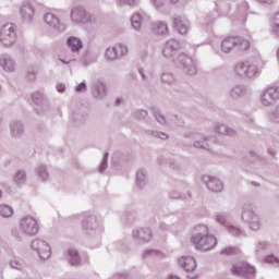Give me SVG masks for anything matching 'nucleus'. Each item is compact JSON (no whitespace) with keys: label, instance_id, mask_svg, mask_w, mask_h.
Wrapping results in <instances>:
<instances>
[{"label":"nucleus","instance_id":"nucleus-21","mask_svg":"<svg viewBox=\"0 0 279 279\" xmlns=\"http://www.w3.org/2000/svg\"><path fill=\"white\" fill-rule=\"evenodd\" d=\"M151 229H137L133 231V239H136L137 241H143L144 243H149L151 241Z\"/></svg>","mask_w":279,"mask_h":279},{"label":"nucleus","instance_id":"nucleus-56","mask_svg":"<svg viewBox=\"0 0 279 279\" xmlns=\"http://www.w3.org/2000/svg\"><path fill=\"white\" fill-rule=\"evenodd\" d=\"M135 117L145 118L147 117V111L138 110L137 112H135Z\"/></svg>","mask_w":279,"mask_h":279},{"label":"nucleus","instance_id":"nucleus-31","mask_svg":"<svg viewBox=\"0 0 279 279\" xmlns=\"http://www.w3.org/2000/svg\"><path fill=\"white\" fill-rule=\"evenodd\" d=\"M113 49L116 50V54L118 56V60H121V58H125L128 53H130V49L125 44H116L113 46Z\"/></svg>","mask_w":279,"mask_h":279},{"label":"nucleus","instance_id":"nucleus-51","mask_svg":"<svg viewBox=\"0 0 279 279\" xmlns=\"http://www.w3.org/2000/svg\"><path fill=\"white\" fill-rule=\"evenodd\" d=\"M118 5H136V0H116Z\"/></svg>","mask_w":279,"mask_h":279},{"label":"nucleus","instance_id":"nucleus-61","mask_svg":"<svg viewBox=\"0 0 279 279\" xmlns=\"http://www.w3.org/2000/svg\"><path fill=\"white\" fill-rule=\"evenodd\" d=\"M73 60H75V59H70V60L60 59V62H62L63 64H71V62H73Z\"/></svg>","mask_w":279,"mask_h":279},{"label":"nucleus","instance_id":"nucleus-3","mask_svg":"<svg viewBox=\"0 0 279 279\" xmlns=\"http://www.w3.org/2000/svg\"><path fill=\"white\" fill-rule=\"evenodd\" d=\"M70 21L74 25H90L97 22V16L88 12L84 7H75L71 10Z\"/></svg>","mask_w":279,"mask_h":279},{"label":"nucleus","instance_id":"nucleus-40","mask_svg":"<svg viewBox=\"0 0 279 279\" xmlns=\"http://www.w3.org/2000/svg\"><path fill=\"white\" fill-rule=\"evenodd\" d=\"M236 46L235 47H239V49H241L242 51H247V49H250V40L247 39H243L241 37H236Z\"/></svg>","mask_w":279,"mask_h":279},{"label":"nucleus","instance_id":"nucleus-14","mask_svg":"<svg viewBox=\"0 0 279 279\" xmlns=\"http://www.w3.org/2000/svg\"><path fill=\"white\" fill-rule=\"evenodd\" d=\"M44 21L48 27H52V29H58V32H64L66 29V25L60 21L53 13H46L44 15Z\"/></svg>","mask_w":279,"mask_h":279},{"label":"nucleus","instance_id":"nucleus-10","mask_svg":"<svg viewBox=\"0 0 279 279\" xmlns=\"http://www.w3.org/2000/svg\"><path fill=\"white\" fill-rule=\"evenodd\" d=\"M278 99H279V89L276 86H268L260 94V104L266 108H269V106H274V104H276Z\"/></svg>","mask_w":279,"mask_h":279},{"label":"nucleus","instance_id":"nucleus-20","mask_svg":"<svg viewBox=\"0 0 279 279\" xmlns=\"http://www.w3.org/2000/svg\"><path fill=\"white\" fill-rule=\"evenodd\" d=\"M214 132L220 136H235L236 131L223 123H216L214 125Z\"/></svg>","mask_w":279,"mask_h":279},{"label":"nucleus","instance_id":"nucleus-26","mask_svg":"<svg viewBox=\"0 0 279 279\" xmlns=\"http://www.w3.org/2000/svg\"><path fill=\"white\" fill-rule=\"evenodd\" d=\"M25 132L23 128V123L21 122H12L11 123V134L14 138H21Z\"/></svg>","mask_w":279,"mask_h":279},{"label":"nucleus","instance_id":"nucleus-29","mask_svg":"<svg viewBox=\"0 0 279 279\" xmlns=\"http://www.w3.org/2000/svg\"><path fill=\"white\" fill-rule=\"evenodd\" d=\"M93 94H94V97H96V99H104V97H106V95H108L106 85L104 83H97L94 88Z\"/></svg>","mask_w":279,"mask_h":279},{"label":"nucleus","instance_id":"nucleus-17","mask_svg":"<svg viewBox=\"0 0 279 279\" xmlns=\"http://www.w3.org/2000/svg\"><path fill=\"white\" fill-rule=\"evenodd\" d=\"M204 182L213 193H221L223 191V182L216 177H204Z\"/></svg>","mask_w":279,"mask_h":279},{"label":"nucleus","instance_id":"nucleus-47","mask_svg":"<svg viewBox=\"0 0 279 279\" xmlns=\"http://www.w3.org/2000/svg\"><path fill=\"white\" fill-rule=\"evenodd\" d=\"M271 29L276 36H279V12L275 14Z\"/></svg>","mask_w":279,"mask_h":279},{"label":"nucleus","instance_id":"nucleus-9","mask_svg":"<svg viewBox=\"0 0 279 279\" xmlns=\"http://www.w3.org/2000/svg\"><path fill=\"white\" fill-rule=\"evenodd\" d=\"M232 274L234 276H243V278L254 279L256 277V268L250 266V264L245 262H240L232 266Z\"/></svg>","mask_w":279,"mask_h":279},{"label":"nucleus","instance_id":"nucleus-24","mask_svg":"<svg viewBox=\"0 0 279 279\" xmlns=\"http://www.w3.org/2000/svg\"><path fill=\"white\" fill-rule=\"evenodd\" d=\"M160 82L166 86H173V84L178 83V78L175 77V74H173L172 72L165 71L160 74Z\"/></svg>","mask_w":279,"mask_h":279},{"label":"nucleus","instance_id":"nucleus-48","mask_svg":"<svg viewBox=\"0 0 279 279\" xmlns=\"http://www.w3.org/2000/svg\"><path fill=\"white\" fill-rule=\"evenodd\" d=\"M264 263H268L269 265H279V259L275 255H267L264 257Z\"/></svg>","mask_w":279,"mask_h":279},{"label":"nucleus","instance_id":"nucleus-57","mask_svg":"<svg viewBox=\"0 0 279 279\" xmlns=\"http://www.w3.org/2000/svg\"><path fill=\"white\" fill-rule=\"evenodd\" d=\"M258 3H263L264 5H271L274 4V0H257Z\"/></svg>","mask_w":279,"mask_h":279},{"label":"nucleus","instance_id":"nucleus-59","mask_svg":"<svg viewBox=\"0 0 279 279\" xmlns=\"http://www.w3.org/2000/svg\"><path fill=\"white\" fill-rule=\"evenodd\" d=\"M170 197H172V199H178V197H180V193H178V192H170Z\"/></svg>","mask_w":279,"mask_h":279},{"label":"nucleus","instance_id":"nucleus-58","mask_svg":"<svg viewBox=\"0 0 279 279\" xmlns=\"http://www.w3.org/2000/svg\"><path fill=\"white\" fill-rule=\"evenodd\" d=\"M12 235L17 240L21 241L23 238L21 236V233H19V231L13 230L12 231Z\"/></svg>","mask_w":279,"mask_h":279},{"label":"nucleus","instance_id":"nucleus-44","mask_svg":"<svg viewBox=\"0 0 279 279\" xmlns=\"http://www.w3.org/2000/svg\"><path fill=\"white\" fill-rule=\"evenodd\" d=\"M9 265L12 269H16L17 271H23V269H25V266L16 258L11 259Z\"/></svg>","mask_w":279,"mask_h":279},{"label":"nucleus","instance_id":"nucleus-23","mask_svg":"<svg viewBox=\"0 0 279 279\" xmlns=\"http://www.w3.org/2000/svg\"><path fill=\"white\" fill-rule=\"evenodd\" d=\"M193 146L196 147V149H210L208 137L203 134H197L194 136Z\"/></svg>","mask_w":279,"mask_h":279},{"label":"nucleus","instance_id":"nucleus-52","mask_svg":"<svg viewBox=\"0 0 279 279\" xmlns=\"http://www.w3.org/2000/svg\"><path fill=\"white\" fill-rule=\"evenodd\" d=\"M137 73L141 75L142 82H147V80H149V76L147 75V72L144 68H138Z\"/></svg>","mask_w":279,"mask_h":279},{"label":"nucleus","instance_id":"nucleus-12","mask_svg":"<svg viewBox=\"0 0 279 279\" xmlns=\"http://www.w3.org/2000/svg\"><path fill=\"white\" fill-rule=\"evenodd\" d=\"M0 69L4 73H16L19 69V64L16 63V59L9 53H3L0 56Z\"/></svg>","mask_w":279,"mask_h":279},{"label":"nucleus","instance_id":"nucleus-25","mask_svg":"<svg viewBox=\"0 0 279 279\" xmlns=\"http://www.w3.org/2000/svg\"><path fill=\"white\" fill-rule=\"evenodd\" d=\"M13 183L16 186H25V184L27 183V172H25V170H17L13 174Z\"/></svg>","mask_w":279,"mask_h":279},{"label":"nucleus","instance_id":"nucleus-8","mask_svg":"<svg viewBox=\"0 0 279 279\" xmlns=\"http://www.w3.org/2000/svg\"><path fill=\"white\" fill-rule=\"evenodd\" d=\"M20 16L23 23H34V19H36V3L24 1L20 5Z\"/></svg>","mask_w":279,"mask_h":279},{"label":"nucleus","instance_id":"nucleus-39","mask_svg":"<svg viewBox=\"0 0 279 279\" xmlns=\"http://www.w3.org/2000/svg\"><path fill=\"white\" fill-rule=\"evenodd\" d=\"M32 99L34 104H36V106H41V108H47V100L45 99V97H43V95L34 94Z\"/></svg>","mask_w":279,"mask_h":279},{"label":"nucleus","instance_id":"nucleus-53","mask_svg":"<svg viewBox=\"0 0 279 279\" xmlns=\"http://www.w3.org/2000/svg\"><path fill=\"white\" fill-rule=\"evenodd\" d=\"M156 121H158L160 123V125H166L167 124V119L165 118V116L162 113H157L155 116Z\"/></svg>","mask_w":279,"mask_h":279},{"label":"nucleus","instance_id":"nucleus-5","mask_svg":"<svg viewBox=\"0 0 279 279\" xmlns=\"http://www.w3.org/2000/svg\"><path fill=\"white\" fill-rule=\"evenodd\" d=\"M241 219L242 221H245L246 223H248V228L250 230H253V232H258V230L263 228L260 216L254 213L252 205H244L242 207Z\"/></svg>","mask_w":279,"mask_h":279},{"label":"nucleus","instance_id":"nucleus-22","mask_svg":"<svg viewBox=\"0 0 279 279\" xmlns=\"http://www.w3.org/2000/svg\"><path fill=\"white\" fill-rule=\"evenodd\" d=\"M238 40L236 37H226L220 45L222 53H230L236 47Z\"/></svg>","mask_w":279,"mask_h":279},{"label":"nucleus","instance_id":"nucleus-11","mask_svg":"<svg viewBox=\"0 0 279 279\" xmlns=\"http://www.w3.org/2000/svg\"><path fill=\"white\" fill-rule=\"evenodd\" d=\"M180 49H182L180 41L175 39H169L163 46L162 56L166 58V60H173L175 56H178Z\"/></svg>","mask_w":279,"mask_h":279},{"label":"nucleus","instance_id":"nucleus-28","mask_svg":"<svg viewBox=\"0 0 279 279\" xmlns=\"http://www.w3.org/2000/svg\"><path fill=\"white\" fill-rule=\"evenodd\" d=\"M37 178L41 182H49L50 174L49 170L47 169V166H38L36 169Z\"/></svg>","mask_w":279,"mask_h":279},{"label":"nucleus","instance_id":"nucleus-4","mask_svg":"<svg viewBox=\"0 0 279 279\" xmlns=\"http://www.w3.org/2000/svg\"><path fill=\"white\" fill-rule=\"evenodd\" d=\"M263 66L256 62L252 61H241L234 66V73L239 77H255L260 73Z\"/></svg>","mask_w":279,"mask_h":279},{"label":"nucleus","instance_id":"nucleus-34","mask_svg":"<svg viewBox=\"0 0 279 279\" xmlns=\"http://www.w3.org/2000/svg\"><path fill=\"white\" fill-rule=\"evenodd\" d=\"M229 95L231 99H239V97H243L245 95V87L243 86H234L230 89Z\"/></svg>","mask_w":279,"mask_h":279},{"label":"nucleus","instance_id":"nucleus-38","mask_svg":"<svg viewBox=\"0 0 279 279\" xmlns=\"http://www.w3.org/2000/svg\"><path fill=\"white\" fill-rule=\"evenodd\" d=\"M229 234H232V236H245V231L240 228V227H234L232 225H230L228 228H227Z\"/></svg>","mask_w":279,"mask_h":279},{"label":"nucleus","instance_id":"nucleus-45","mask_svg":"<svg viewBox=\"0 0 279 279\" xmlns=\"http://www.w3.org/2000/svg\"><path fill=\"white\" fill-rule=\"evenodd\" d=\"M268 119L272 123H279V105L268 114Z\"/></svg>","mask_w":279,"mask_h":279},{"label":"nucleus","instance_id":"nucleus-36","mask_svg":"<svg viewBox=\"0 0 279 279\" xmlns=\"http://www.w3.org/2000/svg\"><path fill=\"white\" fill-rule=\"evenodd\" d=\"M143 258H162V252L154 248H148L143 252Z\"/></svg>","mask_w":279,"mask_h":279},{"label":"nucleus","instance_id":"nucleus-55","mask_svg":"<svg viewBox=\"0 0 279 279\" xmlns=\"http://www.w3.org/2000/svg\"><path fill=\"white\" fill-rule=\"evenodd\" d=\"M57 90L58 93H64L66 90V86L62 83L57 84Z\"/></svg>","mask_w":279,"mask_h":279},{"label":"nucleus","instance_id":"nucleus-16","mask_svg":"<svg viewBox=\"0 0 279 279\" xmlns=\"http://www.w3.org/2000/svg\"><path fill=\"white\" fill-rule=\"evenodd\" d=\"M66 47L72 53L80 56V52L84 49V41L80 37L71 36L66 39Z\"/></svg>","mask_w":279,"mask_h":279},{"label":"nucleus","instance_id":"nucleus-41","mask_svg":"<svg viewBox=\"0 0 279 279\" xmlns=\"http://www.w3.org/2000/svg\"><path fill=\"white\" fill-rule=\"evenodd\" d=\"M215 219L217 223H219L220 226H223L227 229L230 226V222L228 221V216L226 214H218L216 215Z\"/></svg>","mask_w":279,"mask_h":279},{"label":"nucleus","instance_id":"nucleus-6","mask_svg":"<svg viewBox=\"0 0 279 279\" xmlns=\"http://www.w3.org/2000/svg\"><path fill=\"white\" fill-rule=\"evenodd\" d=\"M20 230L26 236H36L38 231L40 230V225L38 223V219L34 216H24L20 219L19 222Z\"/></svg>","mask_w":279,"mask_h":279},{"label":"nucleus","instance_id":"nucleus-63","mask_svg":"<svg viewBox=\"0 0 279 279\" xmlns=\"http://www.w3.org/2000/svg\"><path fill=\"white\" fill-rule=\"evenodd\" d=\"M150 77H154V72H149Z\"/></svg>","mask_w":279,"mask_h":279},{"label":"nucleus","instance_id":"nucleus-46","mask_svg":"<svg viewBox=\"0 0 279 279\" xmlns=\"http://www.w3.org/2000/svg\"><path fill=\"white\" fill-rule=\"evenodd\" d=\"M271 245L267 241H259L256 244L255 252L258 254L259 252H265V250H269Z\"/></svg>","mask_w":279,"mask_h":279},{"label":"nucleus","instance_id":"nucleus-2","mask_svg":"<svg viewBox=\"0 0 279 279\" xmlns=\"http://www.w3.org/2000/svg\"><path fill=\"white\" fill-rule=\"evenodd\" d=\"M19 43V28L14 24H5L0 28V45L9 49Z\"/></svg>","mask_w":279,"mask_h":279},{"label":"nucleus","instance_id":"nucleus-33","mask_svg":"<svg viewBox=\"0 0 279 279\" xmlns=\"http://www.w3.org/2000/svg\"><path fill=\"white\" fill-rule=\"evenodd\" d=\"M14 215V209L10 205L0 204V217L3 219H10Z\"/></svg>","mask_w":279,"mask_h":279},{"label":"nucleus","instance_id":"nucleus-13","mask_svg":"<svg viewBox=\"0 0 279 279\" xmlns=\"http://www.w3.org/2000/svg\"><path fill=\"white\" fill-rule=\"evenodd\" d=\"M63 257L72 267H80L82 265V256L75 247H68L63 253Z\"/></svg>","mask_w":279,"mask_h":279},{"label":"nucleus","instance_id":"nucleus-27","mask_svg":"<svg viewBox=\"0 0 279 279\" xmlns=\"http://www.w3.org/2000/svg\"><path fill=\"white\" fill-rule=\"evenodd\" d=\"M136 185L140 189H145L147 186V171L140 169L136 173Z\"/></svg>","mask_w":279,"mask_h":279},{"label":"nucleus","instance_id":"nucleus-30","mask_svg":"<svg viewBox=\"0 0 279 279\" xmlns=\"http://www.w3.org/2000/svg\"><path fill=\"white\" fill-rule=\"evenodd\" d=\"M151 29H153L154 34H158L159 36H162L169 32V26H167L166 23L156 22L153 24Z\"/></svg>","mask_w":279,"mask_h":279},{"label":"nucleus","instance_id":"nucleus-49","mask_svg":"<svg viewBox=\"0 0 279 279\" xmlns=\"http://www.w3.org/2000/svg\"><path fill=\"white\" fill-rule=\"evenodd\" d=\"M107 167H108V153L105 154V157L98 168V171L100 173H104V171H106Z\"/></svg>","mask_w":279,"mask_h":279},{"label":"nucleus","instance_id":"nucleus-54","mask_svg":"<svg viewBox=\"0 0 279 279\" xmlns=\"http://www.w3.org/2000/svg\"><path fill=\"white\" fill-rule=\"evenodd\" d=\"M76 93H86V83H81L75 87Z\"/></svg>","mask_w":279,"mask_h":279},{"label":"nucleus","instance_id":"nucleus-32","mask_svg":"<svg viewBox=\"0 0 279 279\" xmlns=\"http://www.w3.org/2000/svg\"><path fill=\"white\" fill-rule=\"evenodd\" d=\"M83 228H85V230H97V228H99V222H97L96 217L92 216L83 220Z\"/></svg>","mask_w":279,"mask_h":279},{"label":"nucleus","instance_id":"nucleus-50","mask_svg":"<svg viewBox=\"0 0 279 279\" xmlns=\"http://www.w3.org/2000/svg\"><path fill=\"white\" fill-rule=\"evenodd\" d=\"M151 3H154V5H156V8H162L163 3H167V0H150ZM171 3L175 4L178 3L180 0H169Z\"/></svg>","mask_w":279,"mask_h":279},{"label":"nucleus","instance_id":"nucleus-7","mask_svg":"<svg viewBox=\"0 0 279 279\" xmlns=\"http://www.w3.org/2000/svg\"><path fill=\"white\" fill-rule=\"evenodd\" d=\"M31 248L35 254H37V258L39 260H49L51 258V244L45 240L36 239L31 243Z\"/></svg>","mask_w":279,"mask_h":279},{"label":"nucleus","instance_id":"nucleus-18","mask_svg":"<svg viewBox=\"0 0 279 279\" xmlns=\"http://www.w3.org/2000/svg\"><path fill=\"white\" fill-rule=\"evenodd\" d=\"M178 264L185 271H195L197 269V260L193 256H182L179 258Z\"/></svg>","mask_w":279,"mask_h":279},{"label":"nucleus","instance_id":"nucleus-1","mask_svg":"<svg viewBox=\"0 0 279 279\" xmlns=\"http://www.w3.org/2000/svg\"><path fill=\"white\" fill-rule=\"evenodd\" d=\"M191 241L196 250L201 252H210V250L217 246V238L210 233L206 225H197L194 227Z\"/></svg>","mask_w":279,"mask_h":279},{"label":"nucleus","instance_id":"nucleus-37","mask_svg":"<svg viewBox=\"0 0 279 279\" xmlns=\"http://www.w3.org/2000/svg\"><path fill=\"white\" fill-rule=\"evenodd\" d=\"M131 24L133 29H141V25H143V15L138 13L133 14V16L131 17Z\"/></svg>","mask_w":279,"mask_h":279},{"label":"nucleus","instance_id":"nucleus-60","mask_svg":"<svg viewBox=\"0 0 279 279\" xmlns=\"http://www.w3.org/2000/svg\"><path fill=\"white\" fill-rule=\"evenodd\" d=\"M92 62H95V59L89 60L88 62L86 61V59H83L82 63L84 64V66H88V64H92Z\"/></svg>","mask_w":279,"mask_h":279},{"label":"nucleus","instance_id":"nucleus-42","mask_svg":"<svg viewBox=\"0 0 279 279\" xmlns=\"http://www.w3.org/2000/svg\"><path fill=\"white\" fill-rule=\"evenodd\" d=\"M149 136H154V138H159L160 141H167L169 138V134L160 131H148Z\"/></svg>","mask_w":279,"mask_h":279},{"label":"nucleus","instance_id":"nucleus-35","mask_svg":"<svg viewBox=\"0 0 279 279\" xmlns=\"http://www.w3.org/2000/svg\"><path fill=\"white\" fill-rule=\"evenodd\" d=\"M105 58L108 60V62H116V60H119L117 50H114V46H110L106 49Z\"/></svg>","mask_w":279,"mask_h":279},{"label":"nucleus","instance_id":"nucleus-62","mask_svg":"<svg viewBox=\"0 0 279 279\" xmlns=\"http://www.w3.org/2000/svg\"><path fill=\"white\" fill-rule=\"evenodd\" d=\"M3 199V190L0 189V201Z\"/></svg>","mask_w":279,"mask_h":279},{"label":"nucleus","instance_id":"nucleus-43","mask_svg":"<svg viewBox=\"0 0 279 279\" xmlns=\"http://www.w3.org/2000/svg\"><path fill=\"white\" fill-rule=\"evenodd\" d=\"M220 254L222 256H234V254H239V248H236L234 246H228V247L223 248L222 251H220Z\"/></svg>","mask_w":279,"mask_h":279},{"label":"nucleus","instance_id":"nucleus-15","mask_svg":"<svg viewBox=\"0 0 279 279\" xmlns=\"http://www.w3.org/2000/svg\"><path fill=\"white\" fill-rule=\"evenodd\" d=\"M181 69L186 75H196L197 74V62L190 57H180Z\"/></svg>","mask_w":279,"mask_h":279},{"label":"nucleus","instance_id":"nucleus-19","mask_svg":"<svg viewBox=\"0 0 279 279\" xmlns=\"http://www.w3.org/2000/svg\"><path fill=\"white\" fill-rule=\"evenodd\" d=\"M174 29L182 36L189 34V21L182 16H177L173 19Z\"/></svg>","mask_w":279,"mask_h":279}]
</instances>
